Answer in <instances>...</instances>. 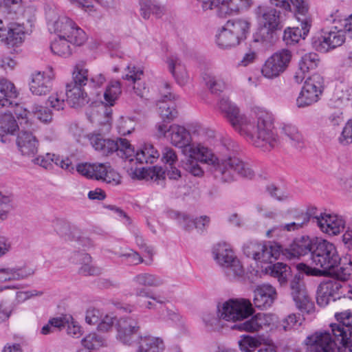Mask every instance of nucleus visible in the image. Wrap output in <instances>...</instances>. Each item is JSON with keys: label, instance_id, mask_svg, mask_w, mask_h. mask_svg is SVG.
Returning <instances> with one entry per match:
<instances>
[{"label": "nucleus", "instance_id": "f257e3e1", "mask_svg": "<svg viewBox=\"0 0 352 352\" xmlns=\"http://www.w3.org/2000/svg\"><path fill=\"white\" fill-rule=\"evenodd\" d=\"M217 108L234 131L254 146L265 152L278 145V135L272 131L271 123L262 117L255 119L242 113L239 108L227 98H221Z\"/></svg>", "mask_w": 352, "mask_h": 352}, {"label": "nucleus", "instance_id": "f03ea898", "mask_svg": "<svg viewBox=\"0 0 352 352\" xmlns=\"http://www.w3.org/2000/svg\"><path fill=\"white\" fill-rule=\"evenodd\" d=\"M221 156L217 157L213 164L201 160V154L193 156L186 155L187 159L183 163L184 168L195 177H201L204 175L203 168L198 161L211 166V171L216 179L225 183H230L236 179L237 175L252 179L255 173L252 166L234 155V151H228L226 146L221 151Z\"/></svg>", "mask_w": 352, "mask_h": 352}, {"label": "nucleus", "instance_id": "7ed1b4c3", "mask_svg": "<svg viewBox=\"0 0 352 352\" xmlns=\"http://www.w3.org/2000/svg\"><path fill=\"white\" fill-rule=\"evenodd\" d=\"M312 264L316 267H311L304 263L296 265V269L307 275L314 276H324L328 271L338 267H342V257H340L336 245L327 240H321L315 243V248L311 252Z\"/></svg>", "mask_w": 352, "mask_h": 352}, {"label": "nucleus", "instance_id": "20e7f679", "mask_svg": "<svg viewBox=\"0 0 352 352\" xmlns=\"http://www.w3.org/2000/svg\"><path fill=\"white\" fill-rule=\"evenodd\" d=\"M170 143L182 149L185 155L193 156L201 154V160L213 164L216 158L214 154L208 148L201 145L191 144L192 138L190 132L184 126L173 124L169 126Z\"/></svg>", "mask_w": 352, "mask_h": 352}, {"label": "nucleus", "instance_id": "39448f33", "mask_svg": "<svg viewBox=\"0 0 352 352\" xmlns=\"http://www.w3.org/2000/svg\"><path fill=\"white\" fill-rule=\"evenodd\" d=\"M4 112L0 117V141L7 143L10 141L8 135H13L16 130L29 129L32 124L28 116L29 111L19 104Z\"/></svg>", "mask_w": 352, "mask_h": 352}, {"label": "nucleus", "instance_id": "423d86ee", "mask_svg": "<svg viewBox=\"0 0 352 352\" xmlns=\"http://www.w3.org/2000/svg\"><path fill=\"white\" fill-rule=\"evenodd\" d=\"M307 352H342L344 349L343 337L333 336L330 329L316 331L304 341Z\"/></svg>", "mask_w": 352, "mask_h": 352}, {"label": "nucleus", "instance_id": "0eeeda50", "mask_svg": "<svg viewBox=\"0 0 352 352\" xmlns=\"http://www.w3.org/2000/svg\"><path fill=\"white\" fill-rule=\"evenodd\" d=\"M89 140L95 150L102 155H109L117 152L118 155L124 160L133 155V148L125 138L113 140L104 138L101 134H92L89 136Z\"/></svg>", "mask_w": 352, "mask_h": 352}, {"label": "nucleus", "instance_id": "6e6552de", "mask_svg": "<svg viewBox=\"0 0 352 352\" xmlns=\"http://www.w3.org/2000/svg\"><path fill=\"white\" fill-rule=\"evenodd\" d=\"M257 14L261 18L262 27L259 29L256 41L261 40L267 43H271L274 38V33L283 28L280 21V12L274 8H264L259 6L257 9Z\"/></svg>", "mask_w": 352, "mask_h": 352}, {"label": "nucleus", "instance_id": "1a4fd4ad", "mask_svg": "<svg viewBox=\"0 0 352 352\" xmlns=\"http://www.w3.org/2000/svg\"><path fill=\"white\" fill-rule=\"evenodd\" d=\"M214 260L227 269V275L232 278H240L244 274L243 267L235 256L230 245L226 242L217 243L212 249Z\"/></svg>", "mask_w": 352, "mask_h": 352}, {"label": "nucleus", "instance_id": "9d476101", "mask_svg": "<svg viewBox=\"0 0 352 352\" xmlns=\"http://www.w3.org/2000/svg\"><path fill=\"white\" fill-rule=\"evenodd\" d=\"M219 318L227 321H237L253 314L254 309L249 300L244 298L229 300L219 307Z\"/></svg>", "mask_w": 352, "mask_h": 352}, {"label": "nucleus", "instance_id": "9b49d317", "mask_svg": "<svg viewBox=\"0 0 352 352\" xmlns=\"http://www.w3.org/2000/svg\"><path fill=\"white\" fill-rule=\"evenodd\" d=\"M324 87V79L318 74H314L307 78L296 99V105L303 108L311 105L319 100Z\"/></svg>", "mask_w": 352, "mask_h": 352}, {"label": "nucleus", "instance_id": "f8f14e48", "mask_svg": "<svg viewBox=\"0 0 352 352\" xmlns=\"http://www.w3.org/2000/svg\"><path fill=\"white\" fill-rule=\"evenodd\" d=\"M292 56V52L286 49L275 52L263 65L261 69L262 74L267 78L278 76L288 67Z\"/></svg>", "mask_w": 352, "mask_h": 352}, {"label": "nucleus", "instance_id": "ddd939ff", "mask_svg": "<svg viewBox=\"0 0 352 352\" xmlns=\"http://www.w3.org/2000/svg\"><path fill=\"white\" fill-rule=\"evenodd\" d=\"M342 286L340 281L336 280H329L321 283L317 289L316 301L319 306L325 307L331 301H335L338 299L342 303L349 301L350 298L344 296L341 298Z\"/></svg>", "mask_w": 352, "mask_h": 352}, {"label": "nucleus", "instance_id": "4468645a", "mask_svg": "<svg viewBox=\"0 0 352 352\" xmlns=\"http://www.w3.org/2000/svg\"><path fill=\"white\" fill-rule=\"evenodd\" d=\"M291 295L296 307L302 312L311 314L315 311V305L307 291L304 282L295 276L290 283Z\"/></svg>", "mask_w": 352, "mask_h": 352}, {"label": "nucleus", "instance_id": "2eb2a0df", "mask_svg": "<svg viewBox=\"0 0 352 352\" xmlns=\"http://www.w3.org/2000/svg\"><path fill=\"white\" fill-rule=\"evenodd\" d=\"M25 30L23 25L10 22L6 26L0 20V42L9 47H17L24 42Z\"/></svg>", "mask_w": 352, "mask_h": 352}, {"label": "nucleus", "instance_id": "dca6fc26", "mask_svg": "<svg viewBox=\"0 0 352 352\" xmlns=\"http://www.w3.org/2000/svg\"><path fill=\"white\" fill-rule=\"evenodd\" d=\"M312 220L318 226L322 232L329 236L339 234L345 227V221L343 218L333 214L320 213V215L314 217Z\"/></svg>", "mask_w": 352, "mask_h": 352}, {"label": "nucleus", "instance_id": "f3484780", "mask_svg": "<svg viewBox=\"0 0 352 352\" xmlns=\"http://www.w3.org/2000/svg\"><path fill=\"white\" fill-rule=\"evenodd\" d=\"M54 78L53 69L49 67L43 72L32 74L29 83L30 90L35 96H45L52 90V82Z\"/></svg>", "mask_w": 352, "mask_h": 352}, {"label": "nucleus", "instance_id": "a211bd4d", "mask_svg": "<svg viewBox=\"0 0 352 352\" xmlns=\"http://www.w3.org/2000/svg\"><path fill=\"white\" fill-rule=\"evenodd\" d=\"M345 41L344 31L334 28L329 31L323 32L322 34L314 41L315 47L321 52H327L342 45Z\"/></svg>", "mask_w": 352, "mask_h": 352}, {"label": "nucleus", "instance_id": "6ab92c4d", "mask_svg": "<svg viewBox=\"0 0 352 352\" xmlns=\"http://www.w3.org/2000/svg\"><path fill=\"white\" fill-rule=\"evenodd\" d=\"M28 129L20 131L16 138V145L23 155L31 157L36 153L38 142L36 138Z\"/></svg>", "mask_w": 352, "mask_h": 352}, {"label": "nucleus", "instance_id": "aec40b11", "mask_svg": "<svg viewBox=\"0 0 352 352\" xmlns=\"http://www.w3.org/2000/svg\"><path fill=\"white\" fill-rule=\"evenodd\" d=\"M254 293V304L260 309L270 307L277 296L275 288L270 285H258L255 289Z\"/></svg>", "mask_w": 352, "mask_h": 352}, {"label": "nucleus", "instance_id": "412c9836", "mask_svg": "<svg viewBox=\"0 0 352 352\" xmlns=\"http://www.w3.org/2000/svg\"><path fill=\"white\" fill-rule=\"evenodd\" d=\"M35 269L24 265L16 267H0V281L8 282L25 280L35 274Z\"/></svg>", "mask_w": 352, "mask_h": 352}, {"label": "nucleus", "instance_id": "4be33fe9", "mask_svg": "<svg viewBox=\"0 0 352 352\" xmlns=\"http://www.w3.org/2000/svg\"><path fill=\"white\" fill-rule=\"evenodd\" d=\"M297 19L300 22V26L293 28H288L284 31L283 39L287 44L298 43L300 38H305L309 32L311 20L307 17L297 16Z\"/></svg>", "mask_w": 352, "mask_h": 352}, {"label": "nucleus", "instance_id": "5701e85b", "mask_svg": "<svg viewBox=\"0 0 352 352\" xmlns=\"http://www.w3.org/2000/svg\"><path fill=\"white\" fill-rule=\"evenodd\" d=\"M274 320L273 315L259 313L254 316L250 320L237 325V329L248 332H255L264 327L270 326Z\"/></svg>", "mask_w": 352, "mask_h": 352}, {"label": "nucleus", "instance_id": "b1692460", "mask_svg": "<svg viewBox=\"0 0 352 352\" xmlns=\"http://www.w3.org/2000/svg\"><path fill=\"white\" fill-rule=\"evenodd\" d=\"M18 92L12 82L6 78H0V107L12 108L17 102L15 101Z\"/></svg>", "mask_w": 352, "mask_h": 352}, {"label": "nucleus", "instance_id": "393cba45", "mask_svg": "<svg viewBox=\"0 0 352 352\" xmlns=\"http://www.w3.org/2000/svg\"><path fill=\"white\" fill-rule=\"evenodd\" d=\"M159 157L160 153L154 146L151 144L146 143L135 153L133 151V155L129 158H124V160L129 162L135 161L138 164H153Z\"/></svg>", "mask_w": 352, "mask_h": 352}, {"label": "nucleus", "instance_id": "a878e982", "mask_svg": "<svg viewBox=\"0 0 352 352\" xmlns=\"http://www.w3.org/2000/svg\"><path fill=\"white\" fill-rule=\"evenodd\" d=\"M284 140L292 146L302 148L305 146V138L298 127L291 124H285L281 128Z\"/></svg>", "mask_w": 352, "mask_h": 352}, {"label": "nucleus", "instance_id": "bb28decb", "mask_svg": "<svg viewBox=\"0 0 352 352\" xmlns=\"http://www.w3.org/2000/svg\"><path fill=\"white\" fill-rule=\"evenodd\" d=\"M89 102V98L82 87L72 86L67 88V103L74 109L81 108Z\"/></svg>", "mask_w": 352, "mask_h": 352}, {"label": "nucleus", "instance_id": "cd10ccee", "mask_svg": "<svg viewBox=\"0 0 352 352\" xmlns=\"http://www.w3.org/2000/svg\"><path fill=\"white\" fill-rule=\"evenodd\" d=\"M315 248V243L307 236H303L294 241L290 246V254L294 257H298L311 253Z\"/></svg>", "mask_w": 352, "mask_h": 352}, {"label": "nucleus", "instance_id": "c85d7f7f", "mask_svg": "<svg viewBox=\"0 0 352 352\" xmlns=\"http://www.w3.org/2000/svg\"><path fill=\"white\" fill-rule=\"evenodd\" d=\"M175 99V96L168 93V95L164 94L162 100L158 102L159 113L163 119H167L168 121H170L177 116V111L172 102Z\"/></svg>", "mask_w": 352, "mask_h": 352}, {"label": "nucleus", "instance_id": "c756f323", "mask_svg": "<svg viewBox=\"0 0 352 352\" xmlns=\"http://www.w3.org/2000/svg\"><path fill=\"white\" fill-rule=\"evenodd\" d=\"M87 40L85 32L74 21L67 19V43L74 46H81Z\"/></svg>", "mask_w": 352, "mask_h": 352}, {"label": "nucleus", "instance_id": "7c9ffc66", "mask_svg": "<svg viewBox=\"0 0 352 352\" xmlns=\"http://www.w3.org/2000/svg\"><path fill=\"white\" fill-rule=\"evenodd\" d=\"M137 352H162L164 349L163 340L157 337H139Z\"/></svg>", "mask_w": 352, "mask_h": 352}, {"label": "nucleus", "instance_id": "2f4dec72", "mask_svg": "<svg viewBox=\"0 0 352 352\" xmlns=\"http://www.w3.org/2000/svg\"><path fill=\"white\" fill-rule=\"evenodd\" d=\"M252 4V0H223L219 8L218 14L221 17H224L233 12L249 8Z\"/></svg>", "mask_w": 352, "mask_h": 352}, {"label": "nucleus", "instance_id": "473e14b6", "mask_svg": "<svg viewBox=\"0 0 352 352\" xmlns=\"http://www.w3.org/2000/svg\"><path fill=\"white\" fill-rule=\"evenodd\" d=\"M241 42L246 38L250 29V23L245 19L229 20L224 25Z\"/></svg>", "mask_w": 352, "mask_h": 352}, {"label": "nucleus", "instance_id": "72a5a7b5", "mask_svg": "<svg viewBox=\"0 0 352 352\" xmlns=\"http://www.w3.org/2000/svg\"><path fill=\"white\" fill-rule=\"evenodd\" d=\"M168 69L177 82L181 85H184L188 80V74L182 65L181 61L176 56H170L167 60Z\"/></svg>", "mask_w": 352, "mask_h": 352}, {"label": "nucleus", "instance_id": "f704fd0d", "mask_svg": "<svg viewBox=\"0 0 352 352\" xmlns=\"http://www.w3.org/2000/svg\"><path fill=\"white\" fill-rule=\"evenodd\" d=\"M132 281L136 285L145 287H159L164 284L162 277L151 273L138 274L133 278Z\"/></svg>", "mask_w": 352, "mask_h": 352}, {"label": "nucleus", "instance_id": "c9c22d12", "mask_svg": "<svg viewBox=\"0 0 352 352\" xmlns=\"http://www.w3.org/2000/svg\"><path fill=\"white\" fill-rule=\"evenodd\" d=\"M241 41L225 26L216 35V43L222 49H228L239 45Z\"/></svg>", "mask_w": 352, "mask_h": 352}, {"label": "nucleus", "instance_id": "e433bc0d", "mask_svg": "<svg viewBox=\"0 0 352 352\" xmlns=\"http://www.w3.org/2000/svg\"><path fill=\"white\" fill-rule=\"evenodd\" d=\"M88 81V70L85 67L84 61L78 62L72 72V81L67 84V88L72 86H79L82 87Z\"/></svg>", "mask_w": 352, "mask_h": 352}, {"label": "nucleus", "instance_id": "4c0bfd02", "mask_svg": "<svg viewBox=\"0 0 352 352\" xmlns=\"http://www.w3.org/2000/svg\"><path fill=\"white\" fill-rule=\"evenodd\" d=\"M76 256L81 264L79 269L80 274L84 276H97L101 274L100 268L91 264L92 258L89 254L79 253Z\"/></svg>", "mask_w": 352, "mask_h": 352}, {"label": "nucleus", "instance_id": "58836bf2", "mask_svg": "<svg viewBox=\"0 0 352 352\" xmlns=\"http://www.w3.org/2000/svg\"><path fill=\"white\" fill-rule=\"evenodd\" d=\"M262 248L263 250H261L259 258H258V261L261 263H272L280 254L281 246L277 243L262 244Z\"/></svg>", "mask_w": 352, "mask_h": 352}, {"label": "nucleus", "instance_id": "ea45409f", "mask_svg": "<svg viewBox=\"0 0 352 352\" xmlns=\"http://www.w3.org/2000/svg\"><path fill=\"white\" fill-rule=\"evenodd\" d=\"M204 80L207 87L212 94H219L229 85L228 82L223 77L216 76L211 74H205Z\"/></svg>", "mask_w": 352, "mask_h": 352}, {"label": "nucleus", "instance_id": "a19ab883", "mask_svg": "<svg viewBox=\"0 0 352 352\" xmlns=\"http://www.w3.org/2000/svg\"><path fill=\"white\" fill-rule=\"evenodd\" d=\"M267 273L278 278L280 284L286 283L290 276V267L283 263H276L266 267Z\"/></svg>", "mask_w": 352, "mask_h": 352}, {"label": "nucleus", "instance_id": "79ce46f5", "mask_svg": "<svg viewBox=\"0 0 352 352\" xmlns=\"http://www.w3.org/2000/svg\"><path fill=\"white\" fill-rule=\"evenodd\" d=\"M81 344L89 350H97L107 346L105 338L96 332L87 334L81 340Z\"/></svg>", "mask_w": 352, "mask_h": 352}, {"label": "nucleus", "instance_id": "37998d69", "mask_svg": "<svg viewBox=\"0 0 352 352\" xmlns=\"http://www.w3.org/2000/svg\"><path fill=\"white\" fill-rule=\"evenodd\" d=\"M33 162L45 169L51 168L53 163L62 168H64L65 165L64 159L54 153H47L44 156H38L34 159Z\"/></svg>", "mask_w": 352, "mask_h": 352}, {"label": "nucleus", "instance_id": "c03bdc74", "mask_svg": "<svg viewBox=\"0 0 352 352\" xmlns=\"http://www.w3.org/2000/svg\"><path fill=\"white\" fill-rule=\"evenodd\" d=\"M100 167H101L100 164L82 163L76 166V171L87 178L100 180L101 177Z\"/></svg>", "mask_w": 352, "mask_h": 352}, {"label": "nucleus", "instance_id": "a18cd8bd", "mask_svg": "<svg viewBox=\"0 0 352 352\" xmlns=\"http://www.w3.org/2000/svg\"><path fill=\"white\" fill-rule=\"evenodd\" d=\"M121 93L120 83L118 81L111 82L104 93L105 104L109 107L113 106Z\"/></svg>", "mask_w": 352, "mask_h": 352}, {"label": "nucleus", "instance_id": "49530a36", "mask_svg": "<svg viewBox=\"0 0 352 352\" xmlns=\"http://www.w3.org/2000/svg\"><path fill=\"white\" fill-rule=\"evenodd\" d=\"M14 208V196L11 193L0 192V221L6 219Z\"/></svg>", "mask_w": 352, "mask_h": 352}, {"label": "nucleus", "instance_id": "de8ad7c7", "mask_svg": "<svg viewBox=\"0 0 352 352\" xmlns=\"http://www.w3.org/2000/svg\"><path fill=\"white\" fill-rule=\"evenodd\" d=\"M100 180H102L107 184L116 185L120 182V175L113 170L111 167L107 166L105 164H100Z\"/></svg>", "mask_w": 352, "mask_h": 352}, {"label": "nucleus", "instance_id": "09e8293b", "mask_svg": "<svg viewBox=\"0 0 352 352\" xmlns=\"http://www.w3.org/2000/svg\"><path fill=\"white\" fill-rule=\"evenodd\" d=\"M352 274V252L350 254H344L342 256V267L336 272L338 279L346 280Z\"/></svg>", "mask_w": 352, "mask_h": 352}, {"label": "nucleus", "instance_id": "8fccbe9b", "mask_svg": "<svg viewBox=\"0 0 352 352\" xmlns=\"http://www.w3.org/2000/svg\"><path fill=\"white\" fill-rule=\"evenodd\" d=\"M140 14L144 19H148L151 13L160 16L161 8L155 5L153 0H140Z\"/></svg>", "mask_w": 352, "mask_h": 352}, {"label": "nucleus", "instance_id": "3c124183", "mask_svg": "<svg viewBox=\"0 0 352 352\" xmlns=\"http://www.w3.org/2000/svg\"><path fill=\"white\" fill-rule=\"evenodd\" d=\"M318 55L315 53H309L305 54L299 62L300 69L307 72L310 69L317 67L319 63Z\"/></svg>", "mask_w": 352, "mask_h": 352}, {"label": "nucleus", "instance_id": "603ef678", "mask_svg": "<svg viewBox=\"0 0 352 352\" xmlns=\"http://www.w3.org/2000/svg\"><path fill=\"white\" fill-rule=\"evenodd\" d=\"M239 345L242 352H253L261 345V342L255 337L243 336L239 341Z\"/></svg>", "mask_w": 352, "mask_h": 352}, {"label": "nucleus", "instance_id": "864d4df0", "mask_svg": "<svg viewBox=\"0 0 352 352\" xmlns=\"http://www.w3.org/2000/svg\"><path fill=\"white\" fill-rule=\"evenodd\" d=\"M117 331H140V324L135 318H121L117 322Z\"/></svg>", "mask_w": 352, "mask_h": 352}, {"label": "nucleus", "instance_id": "5fc2aeb1", "mask_svg": "<svg viewBox=\"0 0 352 352\" xmlns=\"http://www.w3.org/2000/svg\"><path fill=\"white\" fill-rule=\"evenodd\" d=\"M182 220V223L186 229H189L193 225L196 228L203 230L210 222V218L207 216H202L195 220H191L188 216L183 214Z\"/></svg>", "mask_w": 352, "mask_h": 352}, {"label": "nucleus", "instance_id": "6e6d98bb", "mask_svg": "<svg viewBox=\"0 0 352 352\" xmlns=\"http://www.w3.org/2000/svg\"><path fill=\"white\" fill-rule=\"evenodd\" d=\"M262 244L257 242H248L243 246V252L248 257H252L258 261L261 250H263Z\"/></svg>", "mask_w": 352, "mask_h": 352}, {"label": "nucleus", "instance_id": "4d7b16f0", "mask_svg": "<svg viewBox=\"0 0 352 352\" xmlns=\"http://www.w3.org/2000/svg\"><path fill=\"white\" fill-rule=\"evenodd\" d=\"M134 120L130 118L121 117L117 124L118 131L122 135L131 133L134 129Z\"/></svg>", "mask_w": 352, "mask_h": 352}, {"label": "nucleus", "instance_id": "13d9d810", "mask_svg": "<svg viewBox=\"0 0 352 352\" xmlns=\"http://www.w3.org/2000/svg\"><path fill=\"white\" fill-rule=\"evenodd\" d=\"M117 338L124 344L131 345L139 339V331H117Z\"/></svg>", "mask_w": 352, "mask_h": 352}, {"label": "nucleus", "instance_id": "bf43d9fd", "mask_svg": "<svg viewBox=\"0 0 352 352\" xmlns=\"http://www.w3.org/2000/svg\"><path fill=\"white\" fill-rule=\"evenodd\" d=\"M301 324L300 317L296 314H292L288 315L284 318L280 323V327L284 331H290L292 329H297Z\"/></svg>", "mask_w": 352, "mask_h": 352}, {"label": "nucleus", "instance_id": "052dcab7", "mask_svg": "<svg viewBox=\"0 0 352 352\" xmlns=\"http://www.w3.org/2000/svg\"><path fill=\"white\" fill-rule=\"evenodd\" d=\"M103 314L94 307H89L86 311L85 321L91 325L98 324L102 317Z\"/></svg>", "mask_w": 352, "mask_h": 352}, {"label": "nucleus", "instance_id": "680f3d73", "mask_svg": "<svg viewBox=\"0 0 352 352\" xmlns=\"http://www.w3.org/2000/svg\"><path fill=\"white\" fill-rule=\"evenodd\" d=\"M58 39H54L51 44V50L54 54L63 56L65 53V36L59 34Z\"/></svg>", "mask_w": 352, "mask_h": 352}, {"label": "nucleus", "instance_id": "e2e57ef3", "mask_svg": "<svg viewBox=\"0 0 352 352\" xmlns=\"http://www.w3.org/2000/svg\"><path fill=\"white\" fill-rule=\"evenodd\" d=\"M33 113L41 122L47 123L52 118V112L47 107L36 105L33 107Z\"/></svg>", "mask_w": 352, "mask_h": 352}, {"label": "nucleus", "instance_id": "0e129e2a", "mask_svg": "<svg viewBox=\"0 0 352 352\" xmlns=\"http://www.w3.org/2000/svg\"><path fill=\"white\" fill-rule=\"evenodd\" d=\"M116 320V318L109 314H103L100 322L98 323L97 329L100 331L107 332L113 328Z\"/></svg>", "mask_w": 352, "mask_h": 352}, {"label": "nucleus", "instance_id": "69168bd1", "mask_svg": "<svg viewBox=\"0 0 352 352\" xmlns=\"http://www.w3.org/2000/svg\"><path fill=\"white\" fill-rule=\"evenodd\" d=\"M302 219L303 220L302 222H291L278 226L280 231L292 232L301 229L307 224L309 221V217L308 214H305L302 217Z\"/></svg>", "mask_w": 352, "mask_h": 352}, {"label": "nucleus", "instance_id": "338daca9", "mask_svg": "<svg viewBox=\"0 0 352 352\" xmlns=\"http://www.w3.org/2000/svg\"><path fill=\"white\" fill-rule=\"evenodd\" d=\"M339 142L342 145L352 144V118L349 120L344 127Z\"/></svg>", "mask_w": 352, "mask_h": 352}, {"label": "nucleus", "instance_id": "774afa93", "mask_svg": "<svg viewBox=\"0 0 352 352\" xmlns=\"http://www.w3.org/2000/svg\"><path fill=\"white\" fill-rule=\"evenodd\" d=\"M67 334L76 338H79L82 334L80 325L72 316L67 317Z\"/></svg>", "mask_w": 352, "mask_h": 352}]
</instances>
